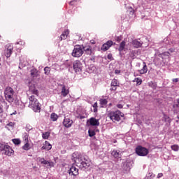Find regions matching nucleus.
<instances>
[{"instance_id": "f257e3e1", "label": "nucleus", "mask_w": 179, "mask_h": 179, "mask_svg": "<svg viewBox=\"0 0 179 179\" xmlns=\"http://www.w3.org/2000/svg\"><path fill=\"white\" fill-rule=\"evenodd\" d=\"M27 94L29 100L30 108L33 109L34 113H40L41 104L37 99V97H38V90L36 89L34 85H30L29 90L27 92Z\"/></svg>"}, {"instance_id": "f03ea898", "label": "nucleus", "mask_w": 179, "mask_h": 179, "mask_svg": "<svg viewBox=\"0 0 179 179\" xmlns=\"http://www.w3.org/2000/svg\"><path fill=\"white\" fill-rule=\"evenodd\" d=\"M71 160L76 163L77 167H79L80 170H86L90 166L87 158L78 152L73 153Z\"/></svg>"}, {"instance_id": "7ed1b4c3", "label": "nucleus", "mask_w": 179, "mask_h": 179, "mask_svg": "<svg viewBox=\"0 0 179 179\" xmlns=\"http://www.w3.org/2000/svg\"><path fill=\"white\" fill-rule=\"evenodd\" d=\"M4 96L6 101H8L10 103L15 101V90L10 87H7L4 90Z\"/></svg>"}, {"instance_id": "20e7f679", "label": "nucleus", "mask_w": 179, "mask_h": 179, "mask_svg": "<svg viewBox=\"0 0 179 179\" xmlns=\"http://www.w3.org/2000/svg\"><path fill=\"white\" fill-rule=\"evenodd\" d=\"M108 117L113 122H120L121 118L124 117V113L120 110L111 111L108 113Z\"/></svg>"}, {"instance_id": "39448f33", "label": "nucleus", "mask_w": 179, "mask_h": 179, "mask_svg": "<svg viewBox=\"0 0 179 179\" xmlns=\"http://www.w3.org/2000/svg\"><path fill=\"white\" fill-rule=\"evenodd\" d=\"M0 150L1 152H3L6 156H13V153H15V151H13V149L10 148L8 143H0Z\"/></svg>"}, {"instance_id": "423d86ee", "label": "nucleus", "mask_w": 179, "mask_h": 179, "mask_svg": "<svg viewBox=\"0 0 179 179\" xmlns=\"http://www.w3.org/2000/svg\"><path fill=\"white\" fill-rule=\"evenodd\" d=\"M136 155L138 156L145 157L148 156L149 155V149L142 146V145H138L135 149Z\"/></svg>"}, {"instance_id": "0eeeda50", "label": "nucleus", "mask_w": 179, "mask_h": 179, "mask_svg": "<svg viewBox=\"0 0 179 179\" xmlns=\"http://www.w3.org/2000/svg\"><path fill=\"white\" fill-rule=\"evenodd\" d=\"M73 69L75 73H77L78 75L82 73V69H83V64H82V62L79 60L74 61L73 63Z\"/></svg>"}, {"instance_id": "6e6552de", "label": "nucleus", "mask_w": 179, "mask_h": 179, "mask_svg": "<svg viewBox=\"0 0 179 179\" xmlns=\"http://www.w3.org/2000/svg\"><path fill=\"white\" fill-rule=\"evenodd\" d=\"M71 55L72 57H74L76 58H79V57H82V55H83V45H79L75 46Z\"/></svg>"}, {"instance_id": "1a4fd4ad", "label": "nucleus", "mask_w": 179, "mask_h": 179, "mask_svg": "<svg viewBox=\"0 0 179 179\" xmlns=\"http://www.w3.org/2000/svg\"><path fill=\"white\" fill-rule=\"evenodd\" d=\"M69 176H73V177H76V176H79V169L73 164L67 171Z\"/></svg>"}, {"instance_id": "9d476101", "label": "nucleus", "mask_w": 179, "mask_h": 179, "mask_svg": "<svg viewBox=\"0 0 179 179\" xmlns=\"http://www.w3.org/2000/svg\"><path fill=\"white\" fill-rule=\"evenodd\" d=\"M13 51V45L10 44H7L6 45V50L4 51L5 57H6V58H9L10 55H12Z\"/></svg>"}, {"instance_id": "9b49d317", "label": "nucleus", "mask_w": 179, "mask_h": 179, "mask_svg": "<svg viewBox=\"0 0 179 179\" xmlns=\"http://www.w3.org/2000/svg\"><path fill=\"white\" fill-rule=\"evenodd\" d=\"M38 159H39L41 164H44L45 166H47L50 169H51L52 167H54V166L55 164L53 162H48V161L45 160V159H44V158L39 157Z\"/></svg>"}, {"instance_id": "f8f14e48", "label": "nucleus", "mask_w": 179, "mask_h": 179, "mask_svg": "<svg viewBox=\"0 0 179 179\" xmlns=\"http://www.w3.org/2000/svg\"><path fill=\"white\" fill-rule=\"evenodd\" d=\"M113 43L112 41H108L106 43L103 44L101 50V51H107L113 45Z\"/></svg>"}, {"instance_id": "ddd939ff", "label": "nucleus", "mask_w": 179, "mask_h": 179, "mask_svg": "<svg viewBox=\"0 0 179 179\" xmlns=\"http://www.w3.org/2000/svg\"><path fill=\"white\" fill-rule=\"evenodd\" d=\"M72 124H73V121L69 118L65 117L63 121V125L65 128H71L72 127Z\"/></svg>"}, {"instance_id": "4468645a", "label": "nucleus", "mask_w": 179, "mask_h": 179, "mask_svg": "<svg viewBox=\"0 0 179 179\" xmlns=\"http://www.w3.org/2000/svg\"><path fill=\"white\" fill-rule=\"evenodd\" d=\"M69 94V88L66 87L64 85H62L61 96L66 97Z\"/></svg>"}, {"instance_id": "2eb2a0df", "label": "nucleus", "mask_w": 179, "mask_h": 179, "mask_svg": "<svg viewBox=\"0 0 179 179\" xmlns=\"http://www.w3.org/2000/svg\"><path fill=\"white\" fill-rule=\"evenodd\" d=\"M83 52H85V54H87V55H92V53L93 52L92 47L89 45L83 46Z\"/></svg>"}, {"instance_id": "dca6fc26", "label": "nucleus", "mask_w": 179, "mask_h": 179, "mask_svg": "<svg viewBox=\"0 0 179 179\" xmlns=\"http://www.w3.org/2000/svg\"><path fill=\"white\" fill-rule=\"evenodd\" d=\"M90 124L92 125V127H99V125H100V122L95 117H91L90 119Z\"/></svg>"}, {"instance_id": "f3484780", "label": "nucleus", "mask_w": 179, "mask_h": 179, "mask_svg": "<svg viewBox=\"0 0 179 179\" xmlns=\"http://www.w3.org/2000/svg\"><path fill=\"white\" fill-rule=\"evenodd\" d=\"M122 152H121V151L120 150H114L113 151H112L111 155L113 157H114V159H121L122 156Z\"/></svg>"}, {"instance_id": "a211bd4d", "label": "nucleus", "mask_w": 179, "mask_h": 179, "mask_svg": "<svg viewBox=\"0 0 179 179\" xmlns=\"http://www.w3.org/2000/svg\"><path fill=\"white\" fill-rule=\"evenodd\" d=\"M131 169H132V164H131V162H126L125 164H124L123 165V170H124V173H128V171H129V170H131Z\"/></svg>"}, {"instance_id": "6ab92c4d", "label": "nucleus", "mask_w": 179, "mask_h": 179, "mask_svg": "<svg viewBox=\"0 0 179 179\" xmlns=\"http://www.w3.org/2000/svg\"><path fill=\"white\" fill-rule=\"evenodd\" d=\"M69 34V29H66L64 31L62 34L59 37V41H62V40H66V37H68Z\"/></svg>"}, {"instance_id": "aec40b11", "label": "nucleus", "mask_w": 179, "mask_h": 179, "mask_svg": "<svg viewBox=\"0 0 179 179\" xmlns=\"http://www.w3.org/2000/svg\"><path fill=\"white\" fill-rule=\"evenodd\" d=\"M133 47H134V48H139L140 47H142V45L143 44V43L139 41L138 40H134L131 43Z\"/></svg>"}, {"instance_id": "412c9836", "label": "nucleus", "mask_w": 179, "mask_h": 179, "mask_svg": "<svg viewBox=\"0 0 179 179\" xmlns=\"http://www.w3.org/2000/svg\"><path fill=\"white\" fill-rule=\"evenodd\" d=\"M110 86L111 88L110 89V90H117V86H118V80H117V79H113L111 82Z\"/></svg>"}, {"instance_id": "4be33fe9", "label": "nucleus", "mask_w": 179, "mask_h": 179, "mask_svg": "<svg viewBox=\"0 0 179 179\" xmlns=\"http://www.w3.org/2000/svg\"><path fill=\"white\" fill-rule=\"evenodd\" d=\"M143 66L142 69L138 71L141 75H145V73H147L148 72V66H146V63L143 62Z\"/></svg>"}, {"instance_id": "5701e85b", "label": "nucleus", "mask_w": 179, "mask_h": 179, "mask_svg": "<svg viewBox=\"0 0 179 179\" xmlns=\"http://www.w3.org/2000/svg\"><path fill=\"white\" fill-rule=\"evenodd\" d=\"M52 148V145L48 141H45V145L42 147L43 150H51Z\"/></svg>"}, {"instance_id": "b1692460", "label": "nucleus", "mask_w": 179, "mask_h": 179, "mask_svg": "<svg viewBox=\"0 0 179 179\" xmlns=\"http://www.w3.org/2000/svg\"><path fill=\"white\" fill-rule=\"evenodd\" d=\"M30 72L32 78H37L38 76V71H37L36 69H31Z\"/></svg>"}, {"instance_id": "393cba45", "label": "nucleus", "mask_w": 179, "mask_h": 179, "mask_svg": "<svg viewBox=\"0 0 179 179\" xmlns=\"http://www.w3.org/2000/svg\"><path fill=\"white\" fill-rule=\"evenodd\" d=\"M99 102L101 107L104 108L106 107V106H107V103H108V101H107L106 99H101L99 100Z\"/></svg>"}, {"instance_id": "a878e982", "label": "nucleus", "mask_w": 179, "mask_h": 179, "mask_svg": "<svg viewBox=\"0 0 179 179\" xmlns=\"http://www.w3.org/2000/svg\"><path fill=\"white\" fill-rule=\"evenodd\" d=\"M124 48H125V41H122L120 44L118 51H120V52H122V51H124Z\"/></svg>"}, {"instance_id": "bb28decb", "label": "nucleus", "mask_w": 179, "mask_h": 179, "mask_svg": "<svg viewBox=\"0 0 179 179\" xmlns=\"http://www.w3.org/2000/svg\"><path fill=\"white\" fill-rule=\"evenodd\" d=\"M13 127H15V123L13 122H9L8 124H7L6 125V129H8V131H10L11 129H13Z\"/></svg>"}, {"instance_id": "cd10ccee", "label": "nucleus", "mask_w": 179, "mask_h": 179, "mask_svg": "<svg viewBox=\"0 0 179 179\" xmlns=\"http://www.w3.org/2000/svg\"><path fill=\"white\" fill-rule=\"evenodd\" d=\"M23 150H30L31 149V147L30 146V143H25V144L22 146Z\"/></svg>"}, {"instance_id": "c85d7f7f", "label": "nucleus", "mask_w": 179, "mask_h": 179, "mask_svg": "<svg viewBox=\"0 0 179 179\" xmlns=\"http://www.w3.org/2000/svg\"><path fill=\"white\" fill-rule=\"evenodd\" d=\"M88 134H89V136L90 138H93V136H94L96 135V131L92 129H90L88 130Z\"/></svg>"}, {"instance_id": "c756f323", "label": "nucleus", "mask_w": 179, "mask_h": 179, "mask_svg": "<svg viewBox=\"0 0 179 179\" xmlns=\"http://www.w3.org/2000/svg\"><path fill=\"white\" fill-rule=\"evenodd\" d=\"M50 118L52 121H57L58 120V115L55 114V113H52L50 115Z\"/></svg>"}, {"instance_id": "7c9ffc66", "label": "nucleus", "mask_w": 179, "mask_h": 179, "mask_svg": "<svg viewBox=\"0 0 179 179\" xmlns=\"http://www.w3.org/2000/svg\"><path fill=\"white\" fill-rule=\"evenodd\" d=\"M23 141L24 143H29V134L26 132L23 134Z\"/></svg>"}, {"instance_id": "2f4dec72", "label": "nucleus", "mask_w": 179, "mask_h": 179, "mask_svg": "<svg viewBox=\"0 0 179 179\" xmlns=\"http://www.w3.org/2000/svg\"><path fill=\"white\" fill-rule=\"evenodd\" d=\"M134 82H136L137 86L142 85V79L141 78H136Z\"/></svg>"}, {"instance_id": "473e14b6", "label": "nucleus", "mask_w": 179, "mask_h": 179, "mask_svg": "<svg viewBox=\"0 0 179 179\" xmlns=\"http://www.w3.org/2000/svg\"><path fill=\"white\" fill-rule=\"evenodd\" d=\"M171 148L172 149V150H173L174 152H178L179 150V146L178 145H173L171 146Z\"/></svg>"}, {"instance_id": "72a5a7b5", "label": "nucleus", "mask_w": 179, "mask_h": 179, "mask_svg": "<svg viewBox=\"0 0 179 179\" xmlns=\"http://www.w3.org/2000/svg\"><path fill=\"white\" fill-rule=\"evenodd\" d=\"M45 75H50V72H51V69L50 67L46 66L44 68Z\"/></svg>"}, {"instance_id": "f704fd0d", "label": "nucleus", "mask_w": 179, "mask_h": 179, "mask_svg": "<svg viewBox=\"0 0 179 179\" xmlns=\"http://www.w3.org/2000/svg\"><path fill=\"white\" fill-rule=\"evenodd\" d=\"M1 103L5 110H8V108H9V105H8V103H6V101L4 100L1 101Z\"/></svg>"}, {"instance_id": "c9c22d12", "label": "nucleus", "mask_w": 179, "mask_h": 179, "mask_svg": "<svg viewBox=\"0 0 179 179\" xmlns=\"http://www.w3.org/2000/svg\"><path fill=\"white\" fill-rule=\"evenodd\" d=\"M13 141V143H14V145H20V139L19 138H14L12 140Z\"/></svg>"}, {"instance_id": "e433bc0d", "label": "nucleus", "mask_w": 179, "mask_h": 179, "mask_svg": "<svg viewBox=\"0 0 179 179\" xmlns=\"http://www.w3.org/2000/svg\"><path fill=\"white\" fill-rule=\"evenodd\" d=\"M26 66V64H24L22 61V59H20V65H19V69H22V68H24Z\"/></svg>"}, {"instance_id": "4c0bfd02", "label": "nucleus", "mask_w": 179, "mask_h": 179, "mask_svg": "<svg viewBox=\"0 0 179 179\" xmlns=\"http://www.w3.org/2000/svg\"><path fill=\"white\" fill-rule=\"evenodd\" d=\"M42 137L43 139H48L50 138V133L48 132H45L42 134Z\"/></svg>"}, {"instance_id": "58836bf2", "label": "nucleus", "mask_w": 179, "mask_h": 179, "mask_svg": "<svg viewBox=\"0 0 179 179\" xmlns=\"http://www.w3.org/2000/svg\"><path fill=\"white\" fill-rule=\"evenodd\" d=\"M25 129H26L27 132H30V131H31V129H33V127H31V125L28 124L26 125Z\"/></svg>"}, {"instance_id": "ea45409f", "label": "nucleus", "mask_w": 179, "mask_h": 179, "mask_svg": "<svg viewBox=\"0 0 179 179\" xmlns=\"http://www.w3.org/2000/svg\"><path fill=\"white\" fill-rule=\"evenodd\" d=\"M92 107H93V111L94 113H97L98 111V109H97V102H95L93 105H92Z\"/></svg>"}, {"instance_id": "a19ab883", "label": "nucleus", "mask_w": 179, "mask_h": 179, "mask_svg": "<svg viewBox=\"0 0 179 179\" xmlns=\"http://www.w3.org/2000/svg\"><path fill=\"white\" fill-rule=\"evenodd\" d=\"M3 113V109L2 106L0 105V122H2V113Z\"/></svg>"}, {"instance_id": "79ce46f5", "label": "nucleus", "mask_w": 179, "mask_h": 179, "mask_svg": "<svg viewBox=\"0 0 179 179\" xmlns=\"http://www.w3.org/2000/svg\"><path fill=\"white\" fill-rule=\"evenodd\" d=\"M107 58H108V59H110V61H113V59H114L112 54H108L107 56Z\"/></svg>"}, {"instance_id": "37998d69", "label": "nucleus", "mask_w": 179, "mask_h": 179, "mask_svg": "<svg viewBox=\"0 0 179 179\" xmlns=\"http://www.w3.org/2000/svg\"><path fill=\"white\" fill-rule=\"evenodd\" d=\"M150 86H151L152 89H156V84H155L153 82L150 83Z\"/></svg>"}, {"instance_id": "c03bdc74", "label": "nucleus", "mask_w": 179, "mask_h": 179, "mask_svg": "<svg viewBox=\"0 0 179 179\" xmlns=\"http://www.w3.org/2000/svg\"><path fill=\"white\" fill-rule=\"evenodd\" d=\"M69 3L71 6L76 5V0L71 1L69 2Z\"/></svg>"}, {"instance_id": "a18cd8bd", "label": "nucleus", "mask_w": 179, "mask_h": 179, "mask_svg": "<svg viewBox=\"0 0 179 179\" xmlns=\"http://www.w3.org/2000/svg\"><path fill=\"white\" fill-rule=\"evenodd\" d=\"M77 118H79L80 120H83L85 118V117L82 115H80L77 117Z\"/></svg>"}, {"instance_id": "49530a36", "label": "nucleus", "mask_w": 179, "mask_h": 179, "mask_svg": "<svg viewBox=\"0 0 179 179\" xmlns=\"http://www.w3.org/2000/svg\"><path fill=\"white\" fill-rule=\"evenodd\" d=\"M115 75H120V73H121V70H115Z\"/></svg>"}, {"instance_id": "de8ad7c7", "label": "nucleus", "mask_w": 179, "mask_h": 179, "mask_svg": "<svg viewBox=\"0 0 179 179\" xmlns=\"http://www.w3.org/2000/svg\"><path fill=\"white\" fill-rule=\"evenodd\" d=\"M162 177H163V173H158L157 178H162Z\"/></svg>"}, {"instance_id": "09e8293b", "label": "nucleus", "mask_w": 179, "mask_h": 179, "mask_svg": "<svg viewBox=\"0 0 179 179\" xmlns=\"http://www.w3.org/2000/svg\"><path fill=\"white\" fill-rule=\"evenodd\" d=\"M116 41H117V43H120V41H121V37L117 36V37L116 38Z\"/></svg>"}, {"instance_id": "8fccbe9b", "label": "nucleus", "mask_w": 179, "mask_h": 179, "mask_svg": "<svg viewBox=\"0 0 179 179\" xmlns=\"http://www.w3.org/2000/svg\"><path fill=\"white\" fill-rule=\"evenodd\" d=\"M163 54L164 55H166V57H169V55H170V52H165Z\"/></svg>"}, {"instance_id": "3c124183", "label": "nucleus", "mask_w": 179, "mask_h": 179, "mask_svg": "<svg viewBox=\"0 0 179 179\" xmlns=\"http://www.w3.org/2000/svg\"><path fill=\"white\" fill-rule=\"evenodd\" d=\"M176 52V49L174 48L169 49V52Z\"/></svg>"}, {"instance_id": "603ef678", "label": "nucleus", "mask_w": 179, "mask_h": 179, "mask_svg": "<svg viewBox=\"0 0 179 179\" xmlns=\"http://www.w3.org/2000/svg\"><path fill=\"white\" fill-rule=\"evenodd\" d=\"M117 108H122L123 106H122V104H117Z\"/></svg>"}, {"instance_id": "864d4df0", "label": "nucleus", "mask_w": 179, "mask_h": 179, "mask_svg": "<svg viewBox=\"0 0 179 179\" xmlns=\"http://www.w3.org/2000/svg\"><path fill=\"white\" fill-rule=\"evenodd\" d=\"M148 177H150L151 178H153V173H148Z\"/></svg>"}, {"instance_id": "5fc2aeb1", "label": "nucleus", "mask_w": 179, "mask_h": 179, "mask_svg": "<svg viewBox=\"0 0 179 179\" xmlns=\"http://www.w3.org/2000/svg\"><path fill=\"white\" fill-rule=\"evenodd\" d=\"M173 82L175 83H177V82H178V78L173 79Z\"/></svg>"}, {"instance_id": "6e6d98bb", "label": "nucleus", "mask_w": 179, "mask_h": 179, "mask_svg": "<svg viewBox=\"0 0 179 179\" xmlns=\"http://www.w3.org/2000/svg\"><path fill=\"white\" fill-rule=\"evenodd\" d=\"M164 41H166V44H167V43H169V41L164 39Z\"/></svg>"}, {"instance_id": "4d7b16f0", "label": "nucleus", "mask_w": 179, "mask_h": 179, "mask_svg": "<svg viewBox=\"0 0 179 179\" xmlns=\"http://www.w3.org/2000/svg\"><path fill=\"white\" fill-rule=\"evenodd\" d=\"M17 44H22V42H17Z\"/></svg>"}, {"instance_id": "13d9d810", "label": "nucleus", "mask_w": 179, "mask_h": 179, "mask_svg": "<svg viewBox=\"0 0 179 179\" xmlns=\"http://www.w3.org/2000/svg\"><path fill=\"white\" fill-rule=\"evenodd\" d=\"M13 114H16V112L13 113L11 114V115H13Z\"/></svg>"}, {"instance_id": "bf43d9fd", "label": "nucleus", "mask_w": 179, "mask_h": 179, "mask_svg": "<svg viewBox=\"0 0 179 179\" xmlns=\"http://www.w3.org/2000/svg\"><path fill=\"white\" fill-rule=\"evenodd\" d=\"M0 39H1V36H0Z\"/></svg>"}]
</instances>
